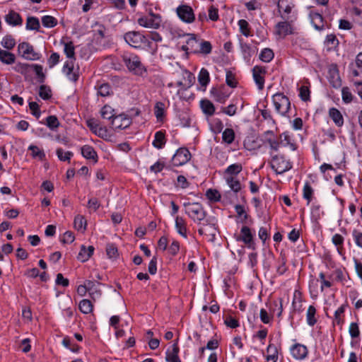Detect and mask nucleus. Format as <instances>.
<instances>
[{
    "label": "nucleus",
    "mask_w": 362,
    "mask_h": 362,
    "mask_svg": "<svg viewBox=\"0 0 362 362\" xmlns=\"http://www.w3.org/2000/svg\"><path fill=\"white\" fill-rule=\"evenodd\" d=\"M211 45L209 41L199 40V48L197 53L209 54L211 52Z\"/></svg>",
    "instance_id": "46"
},
{
    "label": "nucleus",
    "mask_w": 362,
    "mask_h": 362,
    "mask_svg": "<svg viewBox=\"0 0 362 362\" xmlns=\"http://www.w3.org/2000/svg\"><path fill=\"white\" fill-rule=\"evenodd\" d=\"M176 231L184 238H187V222L182 216H177L175 219Z\"/></svg>",
    "instance_id": "21"
},
{
    "label": "nucleus",
    "mask_w": 362,
    "mask_h": 362,
    "mask_svg": "<svg viewBox=\"0 0 362 362\" xmlns=\"http://www.w3.org/2000/svg\"><path fill=\"white\" fill-rule=\"evenodd\" d=\"M235 210L240 222L245 223L248 218V215L245 211V207L243 205L238 204L235 206Z\"/></svg>",
    "instance_id": "54"
},
{
    "label": "nucleus",
    "mask_w": 362,
    "mask_h": 362,
    "mask_svg": "<svg viewBox=\"0 0 362 362\" xmlns=\"http://www.w3.org/2000/svg\"><path fill=\"white\" fill-rule=\"evenodd\" d=\"M316 309L313 305H310L306 314L307 322L310 326H313L317 322L315 317Z\"/></svg>",
    "instance_id": "45"
},
{
    "label": "nucleus",
    "mask_w": 362,
    "mask_h": 362,
    "mask_svg": "<svg viewBox=\"0 0 362 362\" xmlns=\"http://www.w3.org/2000/svg\"><path fill=\"white\" fill-rule=\"evenodd\" d=\"M95 134L107 141L110 140L112 136L108 129L105 127L101 125H100L97 130H95Z\"/></svg>",
    "instance_id": "52"
},
{
    "label": "nucleus",
    "mask_w": 362,
    "mask_h": 362,
    "mask_svg": "<svg viewBox=\"0 0 362 362\" xmlns=\"http://www.w3.org/2000/svg\"><path fill=\"white\" fill-rule=\"evenodd\" d=\"M137 23L144 28L157 29L160 25L161 17L160 15L151 11L146 16H140L137 20Z\"/></svg>",
    "instance_id": "6"
},
{
    "label": "nucleus",
    "mask_w": 362,
    "mask_h": 362,
    "mask_svg": "<svg viewBox=\"0 0 362 362\" xmlns=\"http://www.w3.org/2000/svg\"><path fill=\"white\" fill-rule=\"evenodd\" d=\"M101 117L105 119H112L115 116V110L110 105H105L100 110Z\"/></svg>",
    "instance_id": "44"
},
{
    "label": "nucleus",
    "mask_w": 362,
    "mask_h": 362,
    "mask_svg": "<svg viewBox=\"0 0 362 362\" xmlns=\"http://www.w3.org/2000/svg\"><path fill=\"white\" fill-rule=\"evenodd\" d=\"M268 355L266 357L267 362H276L278 360V349L274 344H269L267 348Z\"/></svg>",
    "instance_id": "33"
},
{
    "label": "nucleus",
    "mask_w": 362,
    "mask_h": 362,
    "mask_svg": "<svg viewBox=\"0 0 362 362\" xmlns=\"http://www.w3.org/2000/svg\"><path fill=\"white\" fill-rule=\"evenodd\" d=\"M266 69L263 66H255L252 69V75L255 83L259 90H262L264 86V75L266 74Z\"/></svg>",
    "instance_id": "14"
},
{
    "label": "nucleus",
    "mask_w": 362,
    "mask_h": 362,
    "mask_svg": "<svg viewBox=\"0 0 362 362\" xmlns=\"http://www.w3.org/2000/svg\"><path fill=\"white\" fill-rule=\"evenodd\" d=\"M309 16L311 23L317 30H322L325 29V23L321 14L313 11H310Z\"/></svg>",
    "instance_id": "20"
},
{
    "label": "nucleus",
    "mask_w": 362,
    "mask_h": 362,
    "mask_svg": "<svg viewBox=\"0 0 362 362\" xmlns=\"http://www.w3.org/2000/svg\"><path fill=\"white\" fill-rule=\"evenodd\" d=\"M97 93L102 97H107L112 93V90L108 83H103L98 86Z\"/></svg>",
    "instance_id": "42"
},
{
    "label": "nucleus",
    "mask_w": 362,
    "mask_h": 362,
    "mask_svg": "<svg viewBox=\"0 0 362 362\" xmlns=\"http://www.w3.org/2000/svg\"><path fill=\"white\" fill-rule=\"evenodd\" d=\"M125 42L134 48L150 47V41L139 31H129L124 35Z\"/></svg>",
    "instance_id": "4"
},
{
    "label": "nucleus",
    "mask_w": 362,
    "mask_h": 362,
    "mask_svg": "<svg viewBox=\"0 0 362 362\" xmlns=\"http://www.w3.org/2000/svg\"><path fill=\"white\" fill-rule=\"evenodd\" d=\"M30 69H31V65L25 64V63H21V62H18L13 67V69L14 71H16L17 73H20L21 74H28L30 71Z\"/></svg>",
    "instance_id": "53"
},
{
    "label": "nucleus",
    "mask_w": 362,
    "mask_h": 362,
    "mask_svg": "<svg viewBox=\"0 0 362 362\" xmlns=\"http://www.w3.org/2000/svg\"><path fill=\"white\" fill-rule=\"evenodd\" d=\"M5 21L10 25L18 26L23 23V18L21 15L11 10L5 16Z\"/></svg>",
    "instance_id": "22"
},
{
    "label": "nucleus",
    "mask_w": 362,
    "mask_h": 362,
    "mask_svg": "<svg viewBox=\"0 0 362 362\" xmlns=\"http://www.w3.org/2000/svg\"><path fill=\"white\" fill-rule=\"evenodd\" d=\"M78 308L81 313L84 314H89L92 313L93 305L90 300L88 299H83L80 301Z\"/></svg>",
    "instance_id": "40"
},
{
    "label": "nucleus",
    "mask_w": 362,
    "mask_h": 362,
    "mask_svg": "<svg viewBox=\"0 0 362 362\" xmlns=\"http://www.w3.org/2000/svg\"><path fill=\"white\" fill-rule=\"evenodd\" d=\"M178 353L179 348L176 344H174L171 349H168L166 352V361L168 362H180Z\"/></svg>",
    "instance_id": "29"
},
{
    "label": "nucleus",
    "mask_w": 362,
    "mask_h": 362,
    "mask_svg": "<svg viewBox=\"0 0 362 362\" xmlns=\"http://www.w3.org/2000/svg\"><path fill=\"white\" fill-rule=\"evenodd\" d=\"M191 158V153L186 148H180L172 158V164L174 166H181L187 163Z\"/></svg>",
    "instance_id": "11"
},
{
    "label": "nucleus",
    "mask_w": 362,
    "mask_h": 362,
    "mask_svg": "<svg viewBox=\"0 0 362 362\" xmlns=\"http://www.w3.org/2000/svg\"><path fill=\"white\" fill-rule=\"evenodd\" d=\"M28 149L31 152V156L33 158H37L40 160L45 159V153L42 148L38 147L37 146L31 144L28 146Z\"/></svg>",
    "instance_id": "35"
},
{
    "label": "nucleus",
    "mask_w": 362,
    "mask_h": 362,
    "mask_svg": "<svg viewBox=\"0 0 362 362\" xmlns=\"http://www.w3.org/2000/svg\"><path fill=\"white\" fill-rule=\"evenodd\" d=\"M56 153L59 159L62 161H69L73 156L71 151H64L62 148H57Z\"/></svg>",
    "instance_id": "60"
},
{
    "label": "nucleus",
    "mask_w": 362,
    "mask_h": 362,
    "mask_svg": "<svg viewBox=\"0 0 362 362\" xmlns=\"http://www.w3.org/2000/svg\"><path fill=\"white\" fill-rule=\"evenodd\" d=\"M14 54L4 49H0V62L4 64L11 65L16 62Z\"/></svg>",
    "instance_id": "26"
},
{
    "label": "nucleus",
    "mask_w": 362,
    "mask_h": 362,
    "mask_svg": "<svg viewBox=\"0 0 362 362\" xmlns=\"http://www.w3.org/2000/svg\"><path fill=\"white\" fill-rule=\"evenodd\" d=\"M280 141H282L283 146L288 145L292 151H295L297 148L296 144L291 141V137L287 132H284L280 135Z\"/></svg>",
    "instance_id": "49"
},
{
    "label": "nucleus",
    "mask_w": 362,
    "mask_h": 362,
    "mask_svg": "<svg viewBox=\"0 0 362 362\" xmlns=\"http://www.w3.org/2000/svg\"><path fill=\"white\" fill-rule=\"evenodd\" d=\"M200 107L205 115L211 116L214 114L215 107L210 100L206 99L202 100L200 102Z\"/></svg>",
    "instance_id": "32"
},
{
    "label": "nucleus",
    "mask_w": 362,
    "mask_h": 362,
    "mask_svg": "<svg viewBox=\"0 0 362 362\" xmlns=\"http://www.w3.org/2000/svg\"><path fill=\"white\" fill-rule=\"evenodd\" d=\"M42 25L45 28H54L57 25V19L52 16H44L42 17Z\"/></svg>",
    "instance_id": "51"
},
{
    "label": "nucleus",
    "mask_w": 362,
    "mask_h": 362,
    "mask_svg": "<svg viewBox=\"0 0 362 362\" xmlns=\"http://www.w3.org/2000/svg\"><path fill=\"white\" fill-rule=\"evenodd\" d=\"M81 153L86 159L91 160L95 163L98 162V154L93 146L90 145L82 146Z\"/></svg>",
    "instance_id": "23"
},
{
    "label": "nucleus",
    "mask_w": 362,
    "mask_h": 362,
    "mask_svg": "<svg viewBox=\"0 0 362 362\" xmlns=\"http://www.w3.org/2000/svg\"><path fill=\"white\" fill-rule=\"evenodd\" d=\"M74 226L78 230L84 231L86 228V221L81 215H77L74 221Z\"/></svg>",
    "instance_id": "50"
},
{
    "label": "nucleus",
    "mask_w": 362,
    "mask_h": 362,
    "mask_svg": "<svg viewBox=\"0 0 362 362\" xmlns=\"http://www.w3.org/2000/svg\"><path fill=\"white\" fill-rule=\"evenodd\" d=\"M93 251L94 247L93 246H88V247H86L84 245H82L78 255L77 259L82 262H85L88 261V259L91 257Z\"/></svg>",
    "instance_id": "27"
},
{
    "label": "nucleus",
    "mask_w": 362,
    "mask_h": 362,
    "mask_svg": "<svg viewBox=\"0 0 362 362\" xmlns=\"http://www.w3.org/2000/svg\"><path fill=\"white\" fill-rule=\"evenodd\" d=\"M185 214L195 223H200L206 218V213L203 206L198 202L183 204Z\"/></svg>",
    "instance_id": "1"
},
{
    "label": "nucleus",
    "mask_w": 362,
    "mask_h": 362,
    "mask_svg": "<svg viewBox=\"0 0 362 362\" xmlns=\"http://www.w3.org/2000/svg\"><path fill=\"white\" fill-rule=\"evenodd\" d=\"M293 23V21L291 18L279 22L275 25L274 34L279 38H285L288 35L297 33L296 28Z\"/></svg>",
    "instance_id": "5"
},
{
    "label": "nucleus",
    "mask_w": 362,
    "mask_h": 362,
    "mask_svg": "<svg viewBox=\"0 0 362 362\" xmlns=\"http://www.w3.org/2000/svg\"><path fill=\"white\" fill-rule=\"evenodd\" d=\"M122 60L129 71L136 75H142L146 71L140 58L134 53H125L122 55Z\"/></svg>",
    "instance_id": "2"
},
{
    "label": "nucleus",
    "mask_w": 362,
    "mask_h": 362,
    "mask_svg": "<svg viewBox=\"0 0 362 362\" xmlns=\"http://www.w3.org/2000/svg\"><path fill=\"white\" fill-rule=\"evenodd\" d=\"M278 12L284 20H289L295 14V4L293 0H279Z\"/></svg>",
    "instance_id": "8"
},
{
    "label": "nucleus",
    "mask_w": 362,
    "mask_h": 362,
    "mask_svg": "<svg viewBox=\"0 0 362 362\" xmlns=\"http://www.w3.org/2000/svg\"><path fill=\"white\" fill-rule=\"evenodd\" d=\"M342 100L345 103H350L353 100V95L348 87H344L341 90Z\"/></svg>",
    "instance_id": "61"
},
{
    "label": "nucleus",
    "mask_w": 362,
    "mask_h": 362,
    "mask_svg": "<svg viewBox=\"0 0 362 362\" xmlns=\"http://www.w3.org/2000/svg\"><path fill=\"white\" fill-rule=\"evenodd\" d=\"M303 197L307 201V205L311 202L314 197V189L308 182H306L303 189Z\"/></svg>",
    "instance_id": "37"
},
{
    "label": "nucleus",
    "mask_w": 362,
    "mask_h": 362,
    "mask_svg": "<svg viewBox=\"0 0 362 362\" xmlns=\"http://www.w3.org/2000/svg\"><path fill=\"white\" fill-rule=\"evenodd\" d=\"M165 132L163 131L156 132L154 135V140L152 143L153 146L158 149H160L165 144Z\"/></svg>",
    "instance_id": "30"
},
{
    "label": "nucleus",
    "mask_w": 362,
    "mask_h": 362,
    "mask_svg": "<svg viewBox=\"0 0 362 362\" xmlns=\"http://www.w3.org/2000/svg\"><path fill=\"white\" fill-rule=\"evenodd\" d=\"M224 323L227 327L233 329L240 326L238 320L232 316L226 317Z\"/></svg>",
    "instance_id": "64"
},
{
    "label": "nucleus",
    "mask_w": 362,
    "mask_h": 362,
    "mask_svg": "<svg viewBox=\"0 0 362 362\" xmlns=\"http://www.w3.org/2000/svg\"><path fill=\"white\" fill-rule=\"evenodd\" d=\"M131 123V118L125 114L115 115L111 122L112 127L115 129H126Z\"/></svg>",
    "instance_id": "13"
},
{
    "label": "nucleus",
    "mask_w": 362,
    "mask_h": 362,
    "mask_svg": "<svg viewBox=\"0 0 362 362\" xmlns=\"http://www.w3.org/2000/svg\"><path fill=\"white\" fill-rule=\"evenodd\" d=\"M206 198L212 202H217L221 199V194L215 189H209L206 192Z\"/></svg>",
    "instance_id": "48"
},
{
    "label": "nucleus",
    "mask_w": 362,
    "mask_h": 362,
    "mask_svg": "<svg viewBox=\"0 0 362 362\" xmlns=\"http://www.w3.org/2000/svg\"><path fill=\"white\" fill-rule=\"evenodd\" d=\"M347 304H342L334 313V318L333 323L334 325H341L344 322V313L345 312Z\"/></svg>",
    "instance_id": "36"
},
{
    "label": "nucleus",
    "mask_w": 362,
    "mask_h": 362,
    "mask_svg": "<svg viewBox=\"0 0 362 362\" xmlns=\"http://www.w3.org/2000/svg\"><path fill=\"white\" fill-rule=\"evenodd\" d=\"M74 61H66L64 64L62 71L69 80L75 82L78 79L79 75L76 71H74Z\"/></svg>",
    "instance_id": "19"
},
{
    "label": "nucleus",
    "mask_w": 362,
    "mask_h": 362,
    "mask_svg": "<svg viewBox=\"0 0 362 362\" xmlns=\"http://www.w3.org/2000/svg\"><path fill=\"white\" fill-rule=\"evenodd\" d=\"M198 233L200 235L206 236L209 241L214 242L216 239L217 227L215 223L206 221V223H203L198 229Z\"/></svg>",
    "instance_id": "12"
},
{
    "label": "nucleus",
    "mask_w": 362,
    "mask_h": 362,
    "mask_svg": "<svg viewBox=\"0 0 362 362\" xmlns=\"http://www.w3.org/2000/svg\"><path fill=\"white\" fill-rule=\"evenodd\" d=\"M74 49L75 47L72 42L64 43V52L69 60H76Z\"/></svg>",
    "instance_id": "47"
},
{
    "label": "nucleus",
    "mask_w": 362,
    "mask_h": 362,
    "mask_svg": "<svg viewBox=\"0 0 362 362\" xmlns=\"http://www.w3.org/2000/svg\"><path fill=\"white\" fill-rule=\"evenodd\" d=\"M274 52L271 49L264 48L259 54V59L264 62H269L274 58Z\"/></svg>",
    "instance_id": "55"
},
{
    "label": "nucleus",
    "mask_w": 362,
    "mask_h": 362,
    "mask_svg": "<svg viewBox=\"0 0 362 362\" xmlns=\"http://www.w3.org/2000/svg\"><path fill=\"white\" fill-rule=\"evenodd\" d=\"M243 170V166L240 163H234L229 165L224 171V179L230 177H236Z\"/></svg>",
    "instance_id": "25"
},
{
    "label": "nucleus",
    "mask_w": 362,
    "mask_h": 362,
    "mask_svg": "<svg viewBox=\"0 0 362 362\" xmlns=\"http://www.w3.org/2000/svg\"><path fill=\"white\" fill-rule=\"evenodd\" d=\"M210 81L209 73L206 69H202L198 76V81L199 84L204 88Z\"/></svg>",
    "instance_id": "41"
},
{
    "label": "nucleus",
    "mask_w": 362,
    "mask_h": 362,
    "mask_svg": "<svg viewBox=\"0 0 362 362\" xmlns=\"http://www.w3.org/2000/svg\"><path fill=\"white\" fill-rule=\"evenodd\" d=\"M332 241L333 243V244L337 247V252H339V255H343V252H344V237L340 235V234H334L333 236H332Z\"/></svg>",
    "instance_id": "38"
},
{
    "label": "nucleus",
    "mask_w": 362,
    "mask_h": 362,
    "mask_svg": "<svg viewBox=\"0 0 362 362\" xmlns=\"http://www.w3.org/2000/svg\"><path fill=\"white\" fill-rule=\"evenodd\" d=\"M235 132L233 129L227 128L222 134L223 141L227 144H231L235 139Z\"/></svg>",
    "instance_id": "43"
},
{
    "label": "nucleus",
    "mask_w": 362,
    "mask_h": 362,
    "mask_svg": "<svg viewBox=\"0 0 362 362\" xmlns=\"http://www.w3.org/2000/svg\"><path fill=\"white\" fill-rule=\"evenodd\" d=\"M46 124L52 130H54L59 126V122L54 115H50L46 118Z\"/></svg>",
    "instance_id": "59"
},
{
    "label": "nucleus",
    "mask_w": 362,
    "mask_h": 362,
    "mask_svg": "<svg viewBox=\"0 0 362 362\" xmlns=\"http://www.w3.org/2000/svg\"><path fill=\"white\" fill-rule=\"evenodd\" d=\"M187 37L186 43L182 46V49L187 53H197L199 40L197 39L194 34H187Z\"/></svg>",
    "instance_id": "15"
},
{
    "label": "nucleus",
    "mask_w": 362,
    "mask_h": 362,
    "mask_svg": "<svg viewBox=\"0 0 362 362\" xmlns=\"http://www.w3.org/2000/svg\"><path fill=\"white\" fill-rule=\"evenodd\" d=\"M176 13L178 17L185 23H192L195 20V16L193 9L188 5H180L176 8Z\"/></svg>",
    "instance_id": "10"
},
{
    "label": "nucleus",
    "mask_w": 362,
    "mask_h": 362,
    "mask_svg": "<svg viewBox=\"0 0 362 362\" xmlns=\"http://www.w3.org/2000/svg\"><path fill=\"white\" fill-rule=\"evenodd\" d=\"M154 115L158 122H163L165 115V105L162 102H157L154 106Z\"/></svg>",
    "instance_id": "31"
},
{
    "label": "nucleus",
    "mask_w": 362,
    "mask_h": 362,
    "mask_svg": "<svg viewBox=\"0 0 362 362\" xmlns=\"http://www.w3.org/2000/svg\"><path fill=\"white\" fill-rule=\"evenodd\" d=\"M350 78L356 90L362 88V70L351 69Z\"/></svg>",
    "instance_id": "24"
},
{
    "label": "nucleus",
    "mask_w": 362,
    "mask_h": 362,
    "mask_svg": "<svg viewBox=\"0 0 362 362\" xmlns=\"http://www.w3.org/2000/svg\"><path fill=\"white\" fill-rule=\"evenodd\" d=\"M225 181L230 189L235 193L239 192L242 189V185L240 181L237 179V177H228L225 179Z\"/></svg>",
    "instance_id": "34"
},
{
    "label": "nucleus",
    "mask_w": 362,
    "mask_h": 362,
    "mask_svg": "<svg viewBox=\"0 0 362 362\" xmlns=\"http://www.w3.org/2000/svg\"><path fill=\"white\" fill-rule=\"evenodd\" d=\"M329 115L337 127L343 126L344 118L339 110L334 107L329 109Z\"/></svg>",
    "instance_id": "28"
},
{
    "label": "nucleus",
    "mask_w": 362,
    "mask_h": 362,
    "mask_svg": "<svg viewBox=\"0 0 362 362\" xmlns=\"http://www.w3.org/2000/svg\"><path fill=\"white\" fill-rule=\"evenodd\" d=\"M25 28L27 30L38 31L40 28L39 19L33 16L28 17Z\"/></svg>",
    "instance_id": "39"
},
{
    "label": "nucleus",
    "mask_w": 362,
    "mask_h": 362,
    "mask_svg": "<svg viewBox=\"0 0 362 362\" xmlns=\"http://www.w3.org/2000/svg\"><path fill=\"white\" fill-rule=\"evenodd\" d=\"M245 6L247 11H256L260 10L262 7V4L258 0H250L245 1Z\"/></svg>",
    "instance_id": "58"
},
{
    "label": "nucleus",
    "mask_w": 362,
    "mask_h": 362,
    "mask_svg": "<svg viewBox=\"0 0 362 362\" xmlns=\"http://www.w3.org/2000/svg\"><path fill=\"white\" fill-rule=\"evenodd\" d=\"M291 354L295 359L303 360L307 357L308 350L306 346L297 343L291 347Z\"/></svg>",
    "instance_id": "16"
},
{
    "label": "nucleus",
    "mask_w": 362,
    "mask_h": 362,
    "mask_svg": "<svg viewBox=\"0 0 362 362\" xmlns=\"http://www.w3.org/2000/svg\"><path fill=\"white\" fill-rule=\"evenodd\" d=\"M238 25L241 33L246 36L251 35L250 27L248 22L245 20L241 19L238 21Z\"/></svg>",
    "instance_id": "57"
},
{
    "label": "nucleus",
    "mask_w": 362,
    "mask_h": 362,
    "mask_svg": "<svg viewBox=\"0 0 362 362\" xmlns=\"http://www.w3.org/2000/svg\"><path fill=\"white\" fill-rule=\"evenodd\" d=\"M39 95L44 100H47L51 98V90L49 87L42 85L40 87Z\"/></svg>",
    "instance_id": "63"
},
{
    "label": "nucleus",
    "mask_w": 362,
    "mask_h": 362,
    "mask_svg": "<svg viewBox=\"0 0 362 362\" xmlns=\"http://www.w3.org/2000/svg\"><path fill=\"white\" fill-rule=\"evenodd\" d=\"M273 103L276 112L281 115H286L291 107L289 99L283 93H278L273 95Z\"/></svg>",
    "instance_id": "7"
},
{
    "label": "nucleus",
    "mask_w": 362,
    "mask_h": 362,
    "mask_svg": "<svg viewBox=\"0 0 362 362\" xmlns=\"http://www.w3.org/2000/svg\"><path fill=\"white\" fill-rule=\"evenodd\" d=\"M267 134L270 135L269 138H267L265 141V143L269 146V154L271 156L272 155H276V152L279 151L281 146H282V141H280L279 139L275 137L272 132H267Z\"/></svg>",
    "instance_id": "17"
},
{
    "label": "nucleus",
    "mask_w": 362,
    "mask_h": 362,
    "mask_svg": "<svg viewBox=\"0 0 362 362\" xmlns=\"http://www.w3.org/2000/svg\"><path fill=\"white\" fill-rule=\"evenodd\" d=\"M18 52L21 57L27 60H38L41 55L35 51L34 47L28 42H22L18 45Z\"/></svg>",
    "instance_id": "9"
},
{
    "label": "nucleus",
    "mask_w": 362,
    "mask_h": 362,
    "mask_svg": "<svg viewBox=\"0 0 362 362\" xmlns=\"http://www.w3.org/2000/svg\"><path fill=\"white\" fill-rule=\"evenodd\" d=\"M272 169L276 174H283L293 168V163L280 154L272 155L269 162Z\"/></svg>",
    "instance_id": "3"
},
{
    "label": "nucleus",
    "mask_w": 362,
    "mask_h": 362,
    "mask_svg": "<svg viewBox=\"0 0 362 362\" xmlns=\"http://www.w3.org/2000/svg\"><path fill=\"white\" fill-rule=\"evenodd\" d=\"M237 240L243 242L248 247L254 249L253 235L249 227H242L240 235Z\"/></svg>",
    "instance_id": "18"
},
{
    "label": "nucleus",
    "mask_w": 362,
    "mask_h": 362,
    "mask_svg": "<svg viewBox=\"0 0 362 362\" xmlns=\"http://www.w3.org/2000/svg\"><path fill=\"white\" fill-rule=\"evenodd\" d=\"M310 91L309 90V88L306 86H302L299 88V96L303 101L310 100Z\"/></svg>",
    "instance_id": "62"
},
{
    "label": "nucleus",
    "mask_w": 362,
    "mask_h": 362,
    "mask_svg": "<svg viewBox=\"0 0 362 362\" xmlns=\"http://www.w3.org/2000/svg\"><path fill=\"white\" fill-rule=\"evenodd\" d=\"M1 45L8 50L12 49L16 45L15 40L11 35L3 37Z\"/></svg>",
    "instance_id": "56"
}]
</instances>
